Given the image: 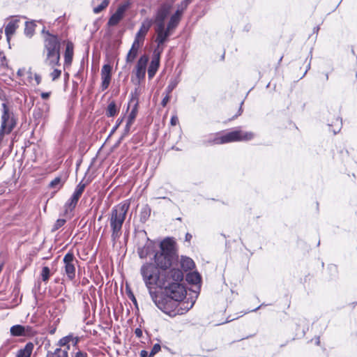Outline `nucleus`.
Segmentation results:
<instances>
[{
    "instance_id": "f257e3e1",
    "label": "nucleus",
    "mask_w": 357,
    "mask_h": 357,
    "mask_svg": "<svg viewBox=\"0 0 357 357\" xmlns=\"http://www.w3.org/2000/svg\"><path fill=\"white\" fill-rule=\"evenodd\" d=\"M154 261L157 268L162 270L170 269L160 277L156 273L155 267L151 263L144 264L140 269V273L149 294L152 289L160 285L166 280L169 282L178 281V268H177L178 256L176 255V241L174 238L167 237L160 243V250L154 255Z\"/></svg>"
},
{
    "instance_id": "f03ea898",
    "label": "nucleus",
    "mask_w": 357,
    "mask_h": 357,
    "mask_svg": "<svg viewBox=\"0 0 357 357\" xmlns=\"http://www.w3.org/2000/svg\"><path fill=\"white\" fill-rule=\"evenodd\" d=\"M183 275H180V314L190 310L199 294L202 277L197 271L189 272L185 275L188 286L181 284Z\"/></svg>"
},
{
    "instance_id": "7ed1b4c3",
    "label": "nucleus",
    "mask_w": 357,
    "mask_h": 357,
    "mask_svg": "<svg viewBox=\"0 0 357 357\" xmlns=\"http://www.w3.org/2000/svg\"><path fill=\"white\" fill-rule=\"evenodd\" d=\"M166 280L160 285L164 289L166 297L161 300L155 291H151V297L155 305L170 317H175L178 314V281Z\"/></svg>"
},
{
    "instance_id": "20e7f679",
    "label": "nucleus",
    "mask_w": 357,
    "mask_h": 357,
    "mask_svg": "<svg viewBox=\"0 0 357 357\" xmlns=\"http://www.w3.org/2000/svg\"><path fill=\"white\" fill-rule=\"evenodd\" d=\"M44 63L51 68L59 66L60 50L62 43L66 41L61 36L50 31L43 30Z\"/></svg>"
},
{
    "instance_id": "39448f33",
    "label": "nucleus",
    "mask_w": 357,
    "mask_h": 357,
    "mask_svg": "<svg viewBox=\"0 0 357 357\" xmlns=\"http://www.w3.org/2000/svg\"><path fill=\"white\" fill-rule=\"evenodd\" d=\"M130 208L128 201H124L114 206L109 215V223L111 229V238L114 244L122 235V227Z\"/></svg>"
},
{
    "instance_id": "423d86ee",
    "label": "nucleus",
    "mask_w": 357,
    "mask_h": 357,
    "mask_svg": "<svg viewBox=\"0 0 357 357\" xmlns=\"http://www.w3.org/2000/svg\"><path fill=\"white\" fill-rule=\"evenodd\" d=\"M255 134L237 128L228 132H218L211 136L208 143L211 144H223L239 141H248L253 139Z\"/></svg>"
},
{
    "instance_id": "0eeeda50",
    "label": "nucleus",
    "mask_w": 357,
    "mask_h": 357,
    "mask_svg": "<svg viewBox=\"0 0 357 357\" xmlns=\"http://www.w3.org/2000/svg\"><path fill=\"white\" fill-rule=\"evenodd\" d=\"M155 31L156 33L155 43L158 48H162L163 44L167 40L172 31L178 24V8L176 9L169 22L165 28V22L155 23Z\"/></svg>"
},
{
    "instance_id": "6e6552de",
    "label": "nucleus",
    "mask_w": 357,
    "mask_h": 357,
    "mask_svg": "<svg viewBox=\"0 0 357 357\" xmlns=\"http://www.w3.org/2000/svg\"><path fill=\"white\" fill-rule=\"evenodd\" d=\"M64 264L65 273L70 280L75 278L76 268L75 266L78 264V261L75 259L72 252L66 254L63 259Z\"/></svg>"
},
{
    "instance_id": "1a4fd4ad",
    "label": "nucleus",
    "mask_w": 357,
    "mask_h": 357,
    "mask_svg": "<svg viewBox=\"0 0 357 357\" xmlns=\"http://www.w3.org/2000/svg\"><path fill=\"white\" fill-rule=\"evenodd\" d=\"M87 183H84L82 181L77 185L75 192L71 197L68 200L65 204L66 212L72 211L77 206V204L81 197Z\"/></svg>"
},
{
    "instance_id": "9d476101",
    "label": "nucleus",
    "mask_w": 357,
    "mask_h": 357,
    "mask_svg": "<svg viewBox=\"0 0 357 357\" xmlns=\"http://www.w3.org/2000/svg\"><path fill=\"white\" fill-rule=\"evenodd\" d=\"M148 61L149 56L146 55H143L139 58L137 63L135 75L138 83H139L141 80L144 79L145 77Z\"/></svg>"
},
{
    "instance_id": "9b49d317",
    "label": "nucleus",
    "mask_w": 357,
    "mask_h": 357,
    "mask_svg": "<svg viewBox=\"0 0 357 357\" xmlns=\"http://www.w3.org/2000/svg\"><path fill=\"white\" fill-rule=\"evenodd\" d=\"M127 8L128 6L126 4L120 5L116 9V12L109 19L107 25L109 26L117 25L123 18Z\"/></svg>"
},
{
    "instance_id": "f8f14e48",
    "label": "nucleus",
    "mask_w": 357,
    "mask_h": 357,
    "mask_svg": "<svg viewBox=\"0 0 357 357\" xmlns=\"http://www.w3.org/2000/svg\"><path fill=\"white\" fill-rule=\"evenodd\" d=\"M2 107L3 109V114L1 116V126L0 129V136L2 137L4 135L5 133L8 134L11 132L13 129V126H10L7 128V123L9 120L10 116L8 113V108L6 103L2 104Z\"/></svg>"
},
{
    "instance_id": "ddd939ff",
    "label": "nucleus",
    "mask_w": 357,
    "mask_h": 357,
    "mask_svg": "<svg viewBox=\"0 0 357 357\" xmlns=\"http://www.w3.org/2000/svg\"><path fill=\"white\" fill-rule=\"evenodd\" d=\"M173 11V6L171 3L166 2L158 9L155 23L165 22V18Z\"/></svg>"
},
{
    "instance_id": "4468645a",
    "label": "nucleus",
    "mask_w": 357,
    "mask_h": 357,
    "mask_svg": "<svg viewBox=\"0 0 357 357\" xmlns=\"http://www.w3.org/2000/svg\"><path fill=\"white\" fill-rule=\"evenodd\" d=\"M151 24H152V22L151 20H144L142 23L139 31L136 33L135 40L144 44L145 36L147 34L148 31H149V29L151 26Z\"/></svg>"
},
{
    "instance_id": "2eb2a0df",
    "label": "nucleus",
    "mask_w": 357,
    "mask_h": 357,
    "mask_svg": "<svg viewBox=\"0 0 357 357\" xmlns=\"http://www.w3.org/2000/svg\"><path fill=\"white\" fill-rule=\"evenodd\" d=\"M112 66L109 64H105L101 70V87L105 90L109 87L111 81Z\"/></svg>"
},
{
    "instance_id": "dca6fc26",
    "label": "nucleus",
    "mask_w": 357,
    "mask_h": 357,
    "mask_svg": "<svg viewBox=\"0 0 357 357\" xmlns=\"http://www.w3.org/2000/svg\"><path fill=\"white\" fill-rule=\"evenodd\" d=\"M80 341V338L79 337H75L73 334H70L67 336H65L59 340V341L57 343V345L60 347H65L68 348V350L70 349V345L69 343L70 342H73V345L74 347H77L78 343Z\"/></svg>"
},
{
    "instance_id": "f3484780",
    "label": "nucleus",
    "mask_w": 357,
    "mask_h": 357,
    "mask_svg": "<svg viewBox=\"0 0 357 357\" xmlns=\"http://www.w3.org/2000/svg\"><path fill=\"white\" fill-rule=\"evenodd\" d=\"M142 45V43L134 40L132 47L126 56L127 63H132L134 61L138 54L139 50Z\"/></svg>"
},
{
    "instance_id": "a211bd4d",
    "label": "nucleus",
    "mask_w": 357,
    "mask_h": 357,
    "mask_svg": "<svg viewBox=\"0 0 357 357\" xmlns=\"http://www.w3.org/2000/svg\"><path fill=\"white\" fill-rule=\"evenodd\" d=\"M74 54V45L71 41H67L64 53V66H70Z\"/></svg>"
},
{
    "instance_id": "6ab92c4d",
    "label": "nucleus",
    "mask_w": 357,
    "mask_h": 357,
    "mask_svg": "<svg viewBox=\"0 0 357 357\" xmlns=\"http://www.w3.org/2000/svg\"><path fill=\"white\" fill-rule=\"evenodd\" d=\"M31 328L22 325H15L10 328V333L13 336H25L29 334Z\"/></svg>"
},
{
    "instance_id": "aec40b11",
    "label": "nucleus",
    "mask_w": 357,
    "mask_h": 357,
    "mask_svg": "<svg viewBox=\"0 0 357 357\" xmlns=\"http://www.w3.org/2000/svg\"><path fill=\"white\" fill-rule=\"evenodd\" d=\"M195 267V264L191 258L186 256H181L180 259V268L183 271L187 272L192 270Z\"/></svg>"
},
{
    "instance_id": "412c9836",
    "label": "nucleus",
    "mask_w": 357,
    "mask_h": 357,
    "mask_svg": "<svg viewBox=\"0 0 357 357\" xmlns=\"http://www.w3.org/2000/svg\"><path fill=\"white\" fill-rule=\"evenodd\" d=\"M19 22L20 21L17 19H13L6 25L5 28V33L8 40L15 33L18 27Z\"/></svg>"
},
{
    "instance_id": "4be33fe9",
    "label": "nucleus",
    "mask_w": 357,
    "mask_h": 357,
    "mask_svg": "<svg viewBox=\"0 0 357 357\" xmlns=\"http://www.w3.org/2000/svg\"><path fill=\"white\" fill-rule=\"evenodd\" d=\"M46 357H68V348H56L54 351H48Z\"/></svg>"
},
{
    "instance_id": "5701e85b",
    "label": "nucleus",
    "mask_w": 357,
    "mask_h": 357,
    "mask_svg": "<svg viewBox=\"0 0 357 357\" xmlns=\"http://www.w3.org/2000/svg\"><path fill=\"white\" fill-rule=\"evenodd\" d=\"M33 347L32 342H28L23 349L18 351L16 357H30Z\"/></svg>"
},
{
    "instance_id": "b1692460",
    "label": "nucleus",
    "mask_w": 357,
    "mask_h": 357,
    "mask_svg": "<svg viewBox=\"0 0 357 357\" xmlns=\"http://www.w3.org/2000/svg\"><path fill=\"white\" fill-rule=\"evenodd\" d=\"M159 63L160 61L158 57H155L152 59L148 69V75L149 79L153 78L155 75L159 67Z\"/></svg>"
},
{
    "instance_id": "393cba45",
    "label": "nucleus",
    "mask_w": 357,
    "mask_h": 357,
    "mask_svg": "<svg viewBox=\"0 0 357 357\" xmlns=\"http://www.w3.org/2000/svg\"><path fill=\"white\" fill-rule=\"evenodd\" d=\"M119 112V109L116 107V105L114 101H112L107 106L106 110V115L109 117L114 116L117 114Z\"/></svg>"
},
{
    "instance_id": "a878e982",
    "label": "nucleus",
    "mask_w": 357,
    "mask_h": 357,
    "mask_svg": "<svg viewBox=\"0 0 357 357\" xmlns=\"http://www.w3.org/2000/svg\"><path fill=\"white\" fill-rule=\"evenodd\" d=\"M63 183L64 181H62L61 178L60 176H57L50 182L49 187L50 188L60 189L63 185Z\"/></svg>"
},
{
    "instance_id": "bb28decb",
    "label": "nucleus",
    "mask_w": 357,
    "mask_h": 357,
    "mask_svg": "<svg viewBox=\"0 0 357 357\" xmlns=\"http://www.w3.org/2000/svg\"><path fill=\"white\" fill-rule=\"evenodd\" d=\"M137 106L138 102H136L133 106V108L132 109L131 112H130L127 121H129V124H132L134 123V121L137 116Z\"/></svg>"
},
{
    "instance_id": "cd10ccee",
    "label": "nucleus",
    "mask_w": 357,
    "mask_h": 357,
    "mask_svg": "<svg viewBox=\"0 0 357 357\" xmlns=\"http://www.w3.org/2000/svg\"><path fill=\"white\" fill-rule=\"evenodd\" d=\"M151 215V209L148 206H145L142 208L140 213V220L142 222H145Z\"/></svg>"
},
{
    "instance_id": "c85d7f7f",
    "label": "nucleus",
    "mask_w": 357,
    "mask_h": 357,
    "mask_svg": "<svg viewBox=\"0 0 357 357\" xmlns=\"http://www.w3.org/2000/svg\"><path fill=\"white\" fill-rule=\"evenodd\" d=\"M149 250H150L149 247L146 246V245L139 248L137 250V253L139 255V257L141 259L146 258V257L148 256V255L149 253Z\"/></svg>"
},
{
    "instance_id": "c756f323",
    "label": "nucleus",
    "mask_w": 357,
    "mask_h": 357,
    "mask_svg": "<svg viewBox=\"0 0 357 357\" xmlns=\"http://www.w3.org/2000/svg\"><path fill=\"white\" fill-rule=\"evenodd\" d=\"M109 3V0H103L99 6H98L93 8L94 13L98 14V13H100L102 10H103L105 8H106L108 6Z\"/></svg>"
},
{
    "instance_id": "7c9ffc66",
    "label": "nucleus",
    "mask_w": 357,
    "mask_h": 357,
    "mask_svg": "<svg viewBox=\"0 0 357 357\" xmlns=\"http://www.w3.org/2000/svg\"><path fill=\"white\" fill-rule=\"evenodd\" d=\"M41 277L43 282H47L50 277V270L47 266H44L42 269Z\"/></svg>"
},
{
    "instance_id": "2f4dec72",
    "label": "nucleus",
    "mask_w": 357,
    "mask_h": 357,
    "mask_svg": "<svg viewBox=\"0 0 357 357\" xmlns=\"http://www.w3.org/2000/svg\"><path fill=\"white\" fill-rule=\"evenodd\" d=\"M53 71L50 74V76L53 82L58 79L61 75V70L56 68V67L53 68Z\"/></svg>"
},
{
    "instance_id": "473e14b6",
    "label": "nucleus",
    "mask_w": 357,
    "mask_h": 357,
    "mask_svg": "<svg viewBox=\"0 0 357 357\" xmlns=\"http://www.w3.org/2000/svg\"><path fill=\"white\" fill-rule=\"evenodd\" d=\"M65 223H66V220L58 219L53 226L52 231H55L58 230L59 228H61L62 226H63Z\"/></svg>"
},
{
    "instance_id": "72a5a7b5",
    "label": "nucleus",
    "mask_w": 357,
    "mask_h": 357,
    "mask_svg": "<svg viewBox=\"0 0 357 357\" xmlns=\"http://www.w3.org/2000/svg\"><path fill=\"white\" fill-rule=\"evenodd\" d=\"M161 349V347L159 344H155L149 354V357H153L154 355H155L157 353L160 351Z\"/></svg>"
},
{
    "instance_id": "f704fd0d",
    "label": "nucleus",
    "mask_w": 357,
    "mask_h": 357,
    "mask_svg": "<svg viewBox=\"0 0 357 357\" xmlns=\"http://www.w3.org/2000/svg\"><path fill=\"white\" fill-rule=\"evenodd\" d=\"M32 25L29 24V22H26V28H25V32L27 34H32V32L33 30L32 29Z\"/></svg>"
},
{
    "instance_id": "c9c22d12",
    "label": "nucleus",
    "mask_w": 357,
    "mask_h": 357,
    "mask_svg": "<svg viewBox=\"0 0 357 357\" xmlns=\"http://www.w3.org/2000/svg\"><path fill=\"white\" fill-rule=\"evenodd\" d=\"M74 357H88V354L86 352L79 350L75 353Z\"/></svg>"
},
{
    "instance_id": "e433bc0d",
    "label": "nucleus",
    "mask_w": 357,
    "mask_h": 357,
    "mask_svg": "<svg viewBox=\"0 0 357 357\" xmlns=\"http://www.w3.org/2000/svg\"><path fill=\"white\" fill-rule=\"evenodd\" d=\"M176 84L174 83L170 84L166 89L167 94L169 95L172 91L176 87Z\"/></svg>"
},
{
    "instance_id": "4c0bfd02",
    "label": "nucleus",
    "mask_w": 357,
    "mask_h": 357,
    "mask_svg": "<svg viewBox=\"0 0 357 357\" xmlns=\"http://www.w3.org/2000/svg\"><path fill=\"white\" fill-rule=\"evenodd\" d=\"M336 125H337V130H333L334 134H336L337 132H338L342 126V121H339V119H336Z\"/></svg>"
},
{
    "instance_id": "58836bf2",
    "label": "nucleus",
    "mask_w": 357,
    "mask_h": 357,
    "mask_svg": "<svg viewBox=\"0 0 357 357\" xmlns=\"http://www.w3.org/2000/svg\"><path fill=\"white\" fill-rule=\"evenodd\" d=\"M169 98H170L169 95L166 94V96L163 98L162 102H161V104L163 107H165L167 105V102L169 100Z\"/></svg>"
},
{
    "instance_id": "ea45409f",
    "label": "nucleus",
    "mask_w": 357,
    "mask_h": 357,
    "mask_svg": "<svg viewBox=\"0 0 357 357\" xmlns=\"http://www.w3.org/2000/svg\"><path fill=\"white\" fill-rule=\"evenodd\" d=\"M192 1V0H184L180 5V9L185 8L188 6V5L191 3Z\"/></svg>"
},
{
    "instance_id": "a19ab883",
    "label": "nucleus",
    "mask_w": 357,
    "mask_h": 357,
    "mask_svg": "<svg viewBox=\"0 0 357 357\" xmlns=\"http://www.w3.org/2000/svg\"><path fill=\"white\" fill-rule=\"evenodd\" d=\"M51 91L50 92H42L40 93V96L42 98V99L43 100H47L50 98V95H51Z\"/></svg>"
},
{
    "instance_id": "79ce46f5",
    "label": "nucleus",
    "mask_w": 357,
    "mask_h": 357,
    "mask_svg": "<svg viewBox=\"0 0 357 357\" xmlns=\"http://www.w3.org/2000/svg\"><path fill=\"white\" fill-rule=\"evenodd\" d=\"M178 121V119L177 116L176 115H174L171 118L170 123L172 126H176L177 124Z\"/></svg>"
},
{
    "instance_id": "37998d69",
    "label": "nucleus",
    "mask_w": 357,
    "mask_h": 357,
    "mask_svg": "<svg viewBox=\"0 0 357 357\" xmlns=\"http://www.w3.org/2000/svg\"><path fill=\"white\" fill-rule=\"evenodd\" d=\"M135 335L137 337L140 338L142 336V329L139 328H136L135 330Z\"/></svg>"
},
{
    "instance_id": "c03bdc74",
    "label": "nucleus",
    "mask_w": 357,
    "mask_h": 357,
    "mask_svg": "<svg viewBox=\"0 0 357 357\" xmlns=\"http://www.w3.org/2000/svg\"><path fill=\"white\" fill-rule=\"evenodd\" d=\"M34 79H35V81H36L37 84H40V82H41V79H41V76L38 75V74H36L34 75Z\"/></svg>"
},
{
    "instance_id": "a18cd8bd",
    "label": "nucleus",
    "mask_w": 357,
    "mask_h": 357,
    "mask_svg": "<svg viewBox=\"0 0 357 357\" xmlns=\"http://www.w3.org/2000/svg\"><path fill=\"white\" fill-rule=\"evenodd\" d=\"M132 124H129V121H127L125 128V135H127L130 132V127Z\"/></svg>"
},
{
    "instance_id": "49530a36",
    "label": "nucleus",
    "mask_w": 357,
    "mask_h": 357,
    "mask_svg": "<svg viewBox=\"0 0 357 357\" xmlns=\"http://www.w3.org/2000/svg\"><path fill=\"white\" fill-rule=\"evenodd\" d=\"M192 238V234L190 233H187L185 236V241L190 243Z\"/></svg>"
},
{
    "instance_id": "de8ad7c7",
    "label": "nucleus",
    "mask_w": 357,
    "mask_h": 357,
    "mask_svg": "<svg viewBox=\"0 0 357 357\" xmlns=\"http://www.w3.org/2000/svg\"><path fill=\"white\" fill-rule=\"evenodd\" d=\"M123 119H119L117 121H116V126L113 129V131H114L115 130L117 129V128L121 124V123L123 122Z\"/></svg>"
},
{
    "instance_id": "09e8293b",
    "label": "nucleus",
    "mask_w": 357,
    "mask_h": 357,
    "mask_svg": "<svg viewBox=\"0 0 357 357\" xmlns=\"http://www.w3.org/2000/svg\"><path fill=\"white\" fill-rule=\"evenodd\" d=\"M129 298L131 299V301L137 304V300L134 296V294L132 292H129Z\"/></svg>"
},
{
    "instance_id": "8fccbe9b",
    "label": "nucleus",
    "mask_w": 357,
    "mask_h": 357,
    "mask_svg": "<svg viewBox=\"0 0 357 357\" xmlns=\"http://www.w3.org/2000/svg\"><path fill=\"white\" fill-rule=\"evenodd\" d=\"M148 356V352L145 350H142L140 352V357H147Z\"/></svg>"
},
{
    "instance_id": "3c124183",
    "label": "nucleus",
    "mask_w": 357,
    "mask_h": 357,
    "mask_svg": "<svg viewBox=\"0 0 357 357\" xmlns=\"http://www.w3.org/2000/svg\"><path fill=\"white\" fill-rule=\"evenodd\" d=\"M2 268H3V265L2 264H0V273L2 271Z\"/></svg>"
},
{
    "instance_id": "603ef678",
    "label": "nucleus",
    "mask_w": 357,
    "mask_h": 357,
    "mask_svg": "<svg viewBox=\"0 0 357 357\" xmlns=\"http://www.w3.org/2000/svg\"><path fill=\"white\" fill-rule=\"evenodd\" d=\"M259 308V307H258L257 308L255 309L254 311H257V310H258Z\"/></svg>"
}]
</instances>
